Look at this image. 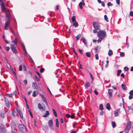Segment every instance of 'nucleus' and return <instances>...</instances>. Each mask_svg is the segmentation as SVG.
I'll list each match as a JSON object with an SVG mask.
<instances>
[{
  "mask_svg": "<svg viewBox=\"0 0 133 133\" xmlns=\"http://www.w3.org/2000/svg\"><path fill=\"white\" fill-rule=\"evenodd\" d=\"M133 95H130L129 96V99H131L133 98Z\"/></svg>",
  "mask_w": 133,
  "mask_h": 133,
  "instance_id": "53",
  "label": "nucleus"
},
{
  "mask_svg": "<svg viewBox=\"0 0 133 133\" xmlns=\"http://www.w3.org/2000/svg\"><path fill=\"white\" fill-rule=\"evenodd\" d=\"M94 92H95V94L96 95H98V92L97 91H96V90H95V91H94Z\"/></svg>",
  "mask_w": 133,
  "mask_h": 133,
  "instance_id": "63",
  "label": "nucleus"
},
{
  "mask_svg": "<svg viewBox=\"0 0 133 133\" xmlns=\"http://www.w3.org/2000/svg\"><path fill=\"white\" fill-rule=\"evenodd\" d=\"M85 87H88L90 86V84L89 82H86L84 85Z\"/></svg>",
  "mask_w": 133,
  "mask_h": 133,
  "instance_id": "22",
  "label": "nucleus"
},
{
  "mask_svg": "<svg viewBox=\"0 0 133 133\" xmlns=\"http://www.w3.org/2000/svg\"><path fill=\"white\" fill-rule=\"evenodd\" d=\"M103 113H104L103 111H101L100 113V115H103Z\"/></svg>",
  "mask_w": 133,
  "mask_h": 133,
  "instance_id": "62",
  "label": "nucleus"
},
{
  "mask_svg": "<svg viewBox=\"0 0 133 133\" xmlns=\"http://www.w3.org/2000/svg\"><path fill=\"white\" fill-rule=\"evenodd\" d=\"M24 50V55L25 56H26L28 54L26 50V49Z\"/></svg>",
  "mask_w": 133,
  "mask_h": 133,
  "instance_id": "46",
  "label": "nucleus"
},
{
  "mask_svg": "<svg viewBox=\"0 0 133 133\" xmlns=\"http://www.w3.org/2000/svg\"><path fill=\"white\" fill-rule=\"evenodd\" d=\"M90 76V77L92 79V80H93L94 79V77L92 76V75L90 73L89 74Z\"/></svg>",
  "mask_w": 133,
  "mask_h": 133,
  "instance_id": "43",
  "label": "nucleus"
},
{
  "mask_svg": "<svg viewBox=\"0 0 133 133\" xmlns=\"http://www.w3.org/2000/svg\"><path fill=\"white\" fill-rule=\"evenodd\" d=\"M108 55L109 56L112 55V52L111 50H109V51L108 53Z\"/></svg>",
  "mask_w": 133,
  "mask_h": 133,
  "instance_id": "26",
  "label": "nucleus"
},
{
  "mask_svg": "<svg viewBox=\"0 0 133 133\" xmlns=\"http://www.w3.org/2000/svg\"><path fill=\"white\" fill-rule=\"evenodd\" d=\"M83 41L85 44L86 45L87 42L85 39L83 40Z\"/></svg>",
  "mask_w": 133,
  "mask_h": 133,
  "instance_id": "60",
  "label": "nucleus"
},
{
  "mask_svg": "<svg viewBox=\"0 0 133 133\" xmlns=\"http://www.w3.org/2000/svg\"><path fill=\"white\" fill-rule=\"evenodd\" d=\"M97 32V31L96 29H94L93 30V32L94 33H96Z\"/></svg>",
  "mask_w": 133,
  "mask_h": 133,
  "instance_id": "64",
  "label": "nucleus"
},
{
  "mask_svg": "<svg viewBox=\"0 0 133 133\" xmlns=\"http://www.w3.org/2000/svg\"><path fill=\"white\" fill-rule=\"evenodd\" d=\"M75 117V116L74 115H70V118H74Z\"/></svg>",
  "mask_w": 133,
  "mask_h": 133,
  "instance_id": "47",
  "label": "nucleus"
},
{
  "mask_svg": "<svg viewBox=\"0 0 133 133\" xmlns=\"http://www.w3.org/2000/svg\"><path fill=\"white\" fill-rule=\"evenodd\" d=\"M23 82L24 83L25 85H26L27 84V81L26 79L24 80L23 81Z\"/></svg>",
  "mask_w": 133,
  "mask_h": 133,
  "instance_id": "61",
  "label": "nucleus"
},
{
  "mask_svg": "<svg viewBox=\"0 0 133 133\" xmlns=\"http://www.w3.org/2000/svg\"><path fill=\"white\" fill-rule=\"evenodd\" d=\"M52 111H53L54 115H55V116L57 117V113H56L55 110L54 109H53Z\"/></svg>",
  "mask_w": 133,
  "mask_h": 133,
  "instance_id": "30",
  "label": "nucleus"
},
{
  "mask_svg": "<svg viewBox=\"0 0 133 133\" xmlns=\"http://www.w3.org/2000/svg\"><path fill=\"white\" fill-rule=\"evenodd\" d=\"M6 50L7 51H9V50L10 49V48H9V47L8 46H6Z\"/></svg>",
  "mask_w": 133,
  "mask_h": 133,
  "instance_id": "52",
  "label": "nucleus"
},
{
  "mask_svg": "<svg viewBox=\"0 0 133 133\" xmlns=\"http://www.w3.org/2000/svg\"><path fill=\"white\" fill-rule=\"evenodd\" d=\"M38 107L40 109H42L43 110H44L45 108H44L41 105L40 103H38Z\"/></svg>",
  "mask_w": 133,
  "mask_h": 133,
  "instance_id": "14",
  "label": "nucleus"
},
{
  "mask_svg": "<svg viewBox=\"0 0 133 133\" xmlns=\"http://www.w3.org/2000/svg\"><path fill=\"white\" fill-rule=\"evenodd\" d=\"M22 65H21L19 66V70L20 71H21L22 70Z\"/></svg>",
  "mask_w": 133,
  "mask_h": 133,
  "instance_id": "38",
  "label": "nucleus"
},
{
  "mask_svg": "<svg viewBox=\"0 0 133 133\" xmlns=\"http://www.w3.org/2000/svg\"><path fill=\"white\" fill-rule=\"evenodd\" d=\"M129 93L130 95H133V90L131 91Z\"/></svg>",
  "mask_w": 133,
  "mask_h": 133,
  "instance_id": "45",
  "label": "nucleus"
},
{
  "mask_svg": "<svg viewBox=\"0 0 133 133\" xmlns=\"http://www.w3.org/2000/svg\"><path fill=\"white\" fill-rule=\"evenodd\" d=\"M93 25L95 29L97 30L100 29V26L98 23L95 22H93Z\"/></svg>",
  "mask_w": 133,
  "mask_h": 133,
  "instance_id": "6",
  "label": "nucleus"
},
{
  "mask_svg": "<svg viewBox=\"0 0 133 133\" xmlns=\"http://www.w3.org/2000/svg\"><path fill=\"white\" fill-rule=\"evenodd\" d=\"M121 72L122 71L121 70H119L117 71V76H119Z\"/></svg>",
  "mask_w": 133,
  "mask_h": 133,
  "instance_id": "27",
  "label": "nucleus"
},
{
  "mask_svg": "<svg viewBox=\"0 0 133 133\" xmlns=\"http://www.w3.org/2000/svg\"><path fill=\"white\" fill-rule=\"evenodd\" d=\"M95 58L96 59L98 60V54H96L95 55Z\"/></svg>",
  "mask_w": 133,
  "mask_h": 133,
  "instance_id": "42",
  "label": "nucleus"
},
{
  "mask_svg": "<svg viewBox=\"0 0 133 133\" xmlns=\"http://www.w3.org/2000/svg\"><path fill=\"white\" fill-rule=\"evenodd\" d=\"M79 5L81 9H82L83 8L82 2H81L79 3Z\"/></svg>",
  "mask_w": 133,
  "mask_h": 133,
  "instance_id": "29",
  "label": "nucleus"
},
{
  "mask_svg": "<svg viewBox=\"0 0 133 133\" xmlns=\"http://www.w3.org/2000/svg\"><path fill=\"white\" fill-rule=\"evenodd\" d=\"M44 69L43 68H42L40 70V72L41 73H42L44 72Z\"/></svg>",
  "mask_w": 133,
  "mask_h": 133,
  "instance_id": "40",
  "label": "nucleus"
},
{
  "mask_svg": "<svg viewBox=\"0 0 133 133\" xmlns=\"http://www.w3.org/2000/svg\"><path fill=\"white\" fill-rule=\"evenodd\" d=\"M10 48L13 53L16 54L17 52V50L15 48V46L13 44L10 45Z\"/></svg>",
  "mask_w": 133,
  "mask_h": 133,
  "instance_id": "5",
  "label": "nucleus"
},
{
  "mask_svg": "<svg viewBox=\"0 0 133 133\" xmlns=\"http://www.w3.org/2000/svg\"><path fill=\"white\" fill-rule=\"evenodd\" d=\"M66 116L68 118H69L70 117V115L69 114H66Z\"/></svg>",
  "mask_w": 133,
  "mask_h": 133,
  "instance_id": "48",
  "label": "nucleus"
},
{
  "mask_svg": "<svg viewBox=\"0 0 133 133\" xmlns=\"http://www.w3.org/2000/svg\"><path fill=\"white\" fill-rule=\"evenodd\" d=\"M49 112L48 111H46V113L45 114V115L43 116V117H46L49 115Z\"/></svg>",
  "mask_w": 133,
  "mask_h": 133,
  "instance_id": "21",
  "label": "nucleus"
},
{
  "mask_svg": "<svg viewBox=\"0 0 133 133\" xmlns=\"http://www.w3.org/2000/svg\"><path fill=\"white\" fill-rule=\"evenodd\" d=\"M32 88L35 89L37 90V84L34 82H33L32 83Z\"/></svg>",
  "mask_w": 133,
  "mask_h": 133,
  "instance_id": "13",
  "label": "nucleus"
},
{
  "mask_svg": "<svg viewBox=\"0 0 133 133\" xmlns=\"http://www.w3.org/2000/svg\"><path fill=\"white\" fill-rule=\"evenodd\" d=\"M107 5L108 6H112L113 4H112L110 2H109L107 3Z\"/></svg>",
  "mask_w": 133,
  "mask_h": 133,
  "instance_id": "41",
  "label": "nucleus"
},
{
  "mask_svg": "<svg viewBox=\"0 0 133 133\" xmlns=\"http://www.w3.org/2000/svg\"><path fill=\"white\" fill-rule=\"evenodd\" d=\"M36 72L37 73V74L39 76V77L41 78V76L39 73L38 72H37V71H36Z\"/></svg>",
  "mask_w": 133,
  "mask_h": 133,
  "instance_id": "58",
  "label": "nucleus"
},
{
  "mask_svg": "<svg viewBox=\"0 0 133 133\" xmlns=\"http://www.w3.org/2000/svg\"><path fill=\"white\" fill-rule=\"evenodd\" d=\"M127 125L126 127L125 131L126 133H128L129 131L131 126V121H129L127 123Z\"/></svg>",
  "mask_w": 133,
  "mask_h": 133,
  "instance_id": "3",
  "label": "nucleus"
},
{
  "mask_svg": "<svg viewBox=\"0 0 133 133\" xmlns=\"http://www.w3.org/2000/svg\"><path fill=\"white\" fill-rule=\"evenodd\" d=\"M121 87L123 90H127V88L125 84H122L121 85Z\"/></svg>",
  "mask_w": 133,
  "mask_h": 133,
  "instance_id": "15",
  "label": "nucleus"
},
{
  "mask_svg": "<svg viewBox=\"0 0 133 133\" xmlns=\"http://www.w3.org/2000/svg\"><path fill=\"white\" fill-rule=\"evenodd\" d=\"M81 34H79L76 37V38L77 40H79L80 37H81Z\"/></svg>",
  "mask_w": 133,
  "mask_h": 133,
  "instance_id": "28",
  "label": "nucleus"
},
{
  "mask_svg": "<svg viewBox=\"0 0 133 133\" xmlns=\"http://www.w3.org/2000/svg\"><path fill=\"white\" fill-rule=\"evenodd\" d=\"M113 92L112 90L111 89H109L108 90V93L109 95V99L111 98V97L112 96V92Z\"/></svg>",
  "mask_w": 133,
  "mask_h": 133,
  "instance_id": "9",
  "label": "nucleus"
},
{
  "mask_svg": "<svg viewBox=\"0 0 133 133\" xmlns=\"http://www.w3.org/2000/svg\"><path fill=\"white\" fill-rule=\"evenodd\" d=\"M5 111L4 110L1 113L0 116L1 117L3 118H4V114H5Z\"/></svg>",
  "mask_w": 133,
  "mask_h": 133,
  "instance_id": "20",
  "label": "nucleus"
},
{
  "mask_svg": "<svg viewBox=\"0 0 133 133\" xmlns=\"http://www.w3.org/2000/svg\"><path fill=\"white\" fill-rule=\"evenodd\" d=\"M20 116L21 118H22L23 117V115L22 113L21 112V111L19 112V113Z\"/></svg>",
  "mask_w": 133,
  "mask_h": 133,
  "instance_id": "36",
  "label": "nucleus"
},
{
  "mask_svg": "<svg viewBox=\"0 0 133 133\" xmlns=\"http://www.w3.org/2000/svg\"><path fill=\"white\" fill-rule=\"evenodd\" d=\"M5 14H6V17L8 18L9 21H10V18L11 16V14H10V13H7L6 12L5 13Z\"/></svg>",
  "mask_w": 133,
  "mask_h": 133,
  "instance_id": "10",
  "label": "nucleus"
},
{
  "mask_svg": "<svg viewBox=\"0 0 133 133\" xmlns=\"http://www.w3.org/2000/svg\"><path fill=\"white\" fill-rule=\"evenodd\" d=\"M99 109L101 110H102L103 109V105L102 104H101L99 106Z\"/></svg>",
  "mask_w": 133,
  "mask_h": 133,
  "instance_id": "33",
  "label": "nucleus"
},
{
  "mask_svg": "<svg viewBox=\"0 0 133 133\" xmlns=\"http://www.w3.org/2000/svg\"><path fill=\"white\" fill-rule=\"evenodd\" d=\"M120 55L121 56L123 57L124 56L125 54L124 52H120Z\"/></svg>",
  "mask_w": 133,
  "mask_h": 133,
  "instance_id": "35",
  "label": "nucleus"
},
{
  "mask_svg": "<svg viewBox=\"0 0 133 133\" xmlns=\"http://www.w3.org/2000/svg\"><path fill=\"white\" fill-rule=\"evenodd\" d=\"M56 126L57 127H59V122L58 119L56 118Z\"/></svg>",
  "mask_w": 133,
  "mask_h": 133,
  "instance_id": "23",
  "label": "nucleus"
},
{
  "mask_svg": "<svg viewBox=\"0 0 133 133\" xmlns=\"http://www.w3.org/2000/svg\"><path fill=\"white\" fill-rule=\"evenodd\" d=\"M43 101L44 102H46V98H45V97L44 98H43L42 99Z\"/></svg>",
  "mask_w": 133,
  "mask_h": 133,
  "instance_id": "54",
  "label": "nucleus"
},
{
  "mask_svg": "<svg viewBox=\"0 0 133 133\" xmlns=\"http://www.w3.org/2000/svg\"><path fill=\"white\" fill-rule=\"evenodd\" d=\"M4 11L5 12V13L6 12L7 13H10L9 10H8V9H5V11Z\"/></svg>",
  "mask_w": 133,
  "mask_h": 133,
  "instance_id": "59",
  "label": "nucleus"
},
{
  "mask_svg": "<svg viewBox=\"0 0 133 133\" xmlns=\"http://www.w3.org/2000/svg\"><path fill=\"white\" fill-rule=\"evenodd\" d=\"M10 24V21L7 22L5 24L4 29L5 30H8V28Z\"/></svg>",
  "mask_w": 133,
  "mask_h": 133,
  "instance_id": "7",
  "label": "nucleus"
},
{
  "mask_svg": "<svg viewBox=\"0 0 133 133\" xmlns=\"http://www.w3.org/2000/svg\"><path fill=\"white\" fill-rule=\"evenodd\" d=\"M1 6L2 9L3 11H5V5L3 3L1 4Z\"/></svg>",
  "mask_w": 133,
  "mask_h": 133,
  "instance_id": "17",
  "label": "nucleus"
},
{
  "mask_svg": "<svg viewBox=\"0 0 133 133\" xmlns=\"http://www.w3.org/2000/svg\"><path fill=\"white\" fill-rule=\"evenodd\" d=\"M38 94V92L36 91L33 92L32 94V96L34 97L36 96Z\"/></svg>",
  "mask_w": 133,
  "mask_h": 133,
  "instance_id": "18",
  "label": "nucleus"
},
{
  "mask_svg": "<svg viewBox=\"0 0 133 133\" xmlns=\"http://www.w3.org/2000/svg\"><path fill=\"white\" fill-rule=\"evenodd\" d=\"M98 47H96L95 49V52L96 53L97 52V49L98 48Z\"/></svg>",
  "mask_w": 133,
  "mask_h": 133,
  "instance_id": "50",
  "label": "nucleus"
},
{
  "mask_svg": "<svg viewBox=\"0 0 133 133\" xmlns=\"http://www.w3.org/2000/svg\"><path fill=\"white\" fill-rule=\"evenodd\" d=\"M130 15L131 16H133V11H131L130 12Z\"/></svg>",
  "mask_w": 133,
  "mask_h": 133,
  "instance_id": "44",
  "label": "nucleus"
},
{
  "mask_svg": "<svg viewBox=\"0 0 133 133\" xmlns=\"http://www.w3.org/2000/svg\"><path fill=\"white\" fill-rule=\"evenodd\" d=\"M0 129L2 131H4L5 129V126L2 124H0Z\"/></svg>",
  "mask_w": 133,
  "mask_h": 133,
  "instance_id": "11",
  "label": "nucleus"
},
{
  "mask_svg": "<svg viewBox=\"0 0 133 133\" xmlns=\"http://www.w3.org/2000/svg\"><path fill=\"white\" fill-rule=\"evenodd\" d=\"M18 128L19 131L22 133H25L26 131V127L22 124H20L18 126Z\"/></svg>",
  "mask_w": 133,
  "mask_h": 133,
  "instance_id": "2",
  "label": "nucleus"
},
{
  "mask_svg": "<svg viewBox=\"0 0 133 133\" xmlns=\"http://www.w3.org/2000/svg\"><path fill=\"white\" fill-rule=\"evenodd\" d=\"M28 111L29 113L30 116H31V117H33L32 115V114L31 111L30 109H29V110Z\"/></svg>",
  "mask_w": 133,
  "mask_h": 133,
  "instance_id": "37",
  "label": "nucleus"
},
{
  "mask_svg": "<svg viewBox=\"0 0 133 133\" xmlns=\"http://www.w3.org/2000/svg\"><path fill=\"white\" fill-rule=\"evenodd\" d=\"M4 99L6 104H8V103H9V101H8V100L7 98L5 97H4Z\"/></svg>",
  "mask_w": 133,
  "mask_h": 133,
  "instance_id": "39",
  "label": "nucleus"
},
{
  "mask_svg": "<svg viewBox=\"0 0 133 133\" xmlns=\"http://www.w3.org/2000/svg\"><path fill=\"white\" fill-rule=\"evenodd\" d=\"M72 20L73 22H74L73 23V25L75 27H77L78 26V24L77 22L76 21V17L75 16H72Z\"/></svg>",
  "mask_w": 133,
  "mask_h": 133,
  "instance_id": "4",
  "label": "nucleus"
},
{
  "mask_svg": "<svg viewBox=\"0 0 133 133\" xmlns=\"http://www.w3.org/2000/svg\"><path fill=\"white\" fill-rule=\"evenodd\" d=\"M112 125L113 128H115L116 126L115 122L112 121Z\"/></svg>",
  "mask_w": 133,
  "mask_h": 133,
  "instance_id": "25",
  "label": "nucleus"
},
{
  "mask_svg": "<svg viewBox=\"0 0 133 133\" xmlns=\"http://www.w3.org/2000/svg\"><path fill=\"white\" fill-rule=\"evenodd\" d=\"M12 42L13 43H14L15 45H16L17 43V38H15V40L12 41Z\"/></svg>",
  "mask_w": 133,
  "mask_h": 133,
  "instance_id": "24",
  "label": "nucleus"
},
{
  "mask_svg": "<svg viewBox=\"0 0 133 133\" xmlns=\"http://www.w3.org/2000/svg\"><path fill=\"white\" fill-rule=\"evenodd\" d=\"M104 18L105 20V21H106L107 22H108L109 21L108 18V17H107V16L106 15H105L104 16Z\"/></svg>",
  "mask_w": 133,
  "mask_h": 133,
  "instance_id": "32",
  "label": "nucleus"
},
{
  "mask_svg": "<svg viewBox=\"0 0 133 133\" xmlns=\"http://www.w3.org/2000/svg\"><path fill=\"white\" fill-rule=\"evenodd\" d=\"M48 125L51 129H53L54 128L52 127L53 122L52 120H50L49 121Z\"/></svg>",
  "mask_w": 133,
  "mask_h": 133,
  "instance_id": "8",
  "label": "nucleus"
},
{
  "mask_svg": "<svg viewBox=\"0 0 133 133\" xmlns=\"http://www.w3.org/2000/svg\"><path fill=\"white\" fill-rule=\"evenodd\" d=\"M119 111V109H118L115 111L114 112L115 116H116L118 115V112Z\"/></svg>",
  "mask_w": 133,
  "mask_h": 133,
  "instance_id": "16",
  "label": "nucleus"
},
{
  "mask_svg": "<svg viewBox=\"0 0 133 133\" xmlns=\"http://www.w3.org/2000/svg\"><path fill=\"white\" fill-rule=\"evenodd\" d=\"M128 67H125L124 68V70H125V71H127L128 69Z\"/></svg>",
  "mask_w": 133,
  "mask_h": 133,
  "instance_id": "49",
  "label": "nucleus"
},
{
  "mask_svg": "<svg viewBox=\"0 0 133 133\" xmlns=\"http://www.w3.org/2000/svg\"><path fill=\"white\" fill-rule=\"evenodd\" d=\"M16 92V91H15V92ZM16 94V93L15 92H14V93H12L11 94H8V95L9 97H12V95H15V94Z\"/></svg>",
  "mask_w": 133,
  "mask_h": 133,
  "instance_id": "31",
  "label": "nucleus"
},
{
  "mask_svg": "<svg viewBox=\"0 0 133 133\" xmlns=\"http://www.w3.org/2000/svg\"><path fill=\"white\" fill-rule=\"evenodd\" d=\"M11 127L12 129H14L16 127V126L15 123L13 122L11 123Z\"/></svg>",
  "mask_w": 133,
  "mask_h": 133,
  "instance_id": "12",
  "label": "nucleus"
},
{
  "mask_svg": "<svg viewBox=\"0 0 133 133\" xmlns=\"http://www.w3.org/2000/svg\"><path fill=\"white\" fill-rule=\"evenodd\" d=\"M116 3L117 4L119 5L120 4V0H116Z\"/></svg>",
  "mask_w": 133,
  "mask_h": 133,
  "instance_id": "51",
  "label": "nucleus"
},
{
  "mask_svg": "<svg viewBox=\"0 0 133 133\" xmlns=\"http://www.w3.org/2000/svg\"><path fill=\"white\" fill-rule=\"evenodd\" d=\"M35 77L36 79H37V81L39 82V81L40 79L38 78L37 76H35Z\"/></svg>",
  "mask_w": 133,
  "mask_h": 133,
  "instance_id": "55",
  "label": "nucleus"
},
{
  "mask_svg": "<svg viewBox=\"0 0 133 133\" xmlns=\"http://www.w3.org/2000/svg\"><path fill=\"white\" fill-rule=\"evenodd\" d=\"M39 95L41 96L42 99L45 97L43 95L39 94Z\"/></svg>",
  "mask_w": 133,
  "mask_h": 133,
  "instance_id": "56",
  "label": "nucleus"
},
{
  "mask_svg": "<svg viewBox=\"0 0 133 133\" xmlns=\"http://www.w3.org/2000/svg\"><path fill=\"white\" fill-rule=\"evenodd\" d=\"M106 108L108 110H110V106L109 103H108L107 104Z\"/></svg>",
  "mask_w": 133,
  "mask_h": 133,
  "instance_id": "19",
  "label": "nucleus"
},
{
  "mask_svg": "<svg viewBox=\"0 0 133 133\" xmlns=\"http://www.w3.org/2000/svg\"><path fill=\"white\" fill-rule=\"evenodd\" d=\"M78 51H79V52H80V53L81 54H83V53L82 52V50L80 49H78Z\"/></svg>",
  "mask_w": 133,
  "mask_h": 133,
  "instance_id": "57",
  "label": "nucleus"
},
{
  "mask_svg": "<svg viewBox=\"0 0 133 133\" xmlns=\"http://www.w3.org/2000/svg\"><path fill=\"white\" fill-rule=\"evenodd\" d=\"M106 32L104 30H99L97 33V36L99 39L97 42L99 43L106 37Z\"/></svg>",
  "mask_w": 133,
  "mask_h": 133,
  "instance_id": "1",
  "label": "nucleus"
},
{
  "mask_svg": "<svg viewBox=\"0 0 133 133\" xmlns=\"http://www.w3.org/2000/svg\"><path fill=\"white\" fill-rule=\"evenodd\" d=\"M86 55L88 57H90V54L89 52H87L86 54Z\"/></svg>",
  "mask_w": 133,
  "mask_h": 133,
  "instance_id": "34",
  "label": "nucleus"
}]
</instances>
